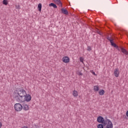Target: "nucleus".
<instances>
[{
	"instance_id": "nucleus-23",
	"label": "nucleus",
	"mask_w": 128,
	"mask_h": 128,
	"mask_svg": "<svg viewBox=\"0 0 128 128\" xmlns=\"http://www.w3.org/2000/svg\"><path fill=\"white\" fill-rule=\"evenodd\" d=\"M92 74H93V76H96V72L94 71L92 72Z\"/></svg>"
},
{
	"instance_id": "nucleus-25",
	"label": "nucleus",
	"mask_w": 128,
	"mask_h": 128,
	"mask_svg": "<svg viewBox=\"0 0 128 128\" xmlns=\"http://www.w3.org/2000/svg\"><path fill=\"white\" fill-rule=\"evenodd\" d=\"M22 128H28V126H24Z\"/></svg>"
},
{
	"instance_id": "nucleus-19",
	"label": "nucleus",
	"mask_w": 128,
	"mask_h": 128,
	"mask_svg": "<svg viewBox=\"0 0 128 128\" xmlns=\"http://www.w3.org/2000/svg\"><path fill=\"white\" fill-rule=\"evenodd\" d=\"M96 34H100V36H102V32H100L98 30H96Z\"/></svg>"
},
{
	"instance_id": "nucleus-18",
	"label": "nucleus",
	"mask_w": 128,
	"mask_h": 128,
	"mask_svg": "<svg viewBox=\"0 0 128 128\" xmlns=\"http://www.w3.org/2000/svg\"><path fill=\"white\" fill-rule=\"evenodd\" d=\"M2 4H4V6H8V0H3Z\"/></svg>"
},
{
	"instance_id": "nucleus-10",
	"label": "nucleus",
	"mask_w": 128,
	"mask_h": 128,
	"mask_svg": "<svg viewBox=\"0 0 128 128\" xmlns=\"http://www.w3.org/2000/svg\"><path fill=\"white\" fill-rule=\"evenodd\" d=\"M61 12L62 14H66V16L68 15V11L64 8H62L61 9Z\"/></svg>"
},
{
	"instance_id": "nucleus-8",
	"label": "nucleus",
	"mask_w": 128,
	"mask_h": 128,
	"mask_svg": "<svg viewBox=\"0 0 128 128\" xmlns=\"http://www.w3.org/2000/svg\"><path fill=\"white\" fill-rule=\"evenodd\" d=\"M114 74L116 78H118V76H120V70L118 68H115Z\"/></svg>"
},
{
	"instance_id": "nucleus-22",
	"label": "nucleus",
	"mask_w": 128,
	"mask_h": 128,
	"mask_svg": "<svg viewBox=\"0 0 128 128\" xmlns=\"http://www.w3.org/2000/svg\"><path fill=\"white\" fill-rule=\"evenodd\" d=\"M16 8H17V10H20V5H16Z\"/></svg>"
},
{
	"instance_id": "nucleus-2",
	"label": "nucleus",
	"mask_w": 128,
	"mask_h": 128,
	"mask_svg": "<svg viewBox=\"0 0 128 128\" xmlns=\"http://www.w3.org/2000/svg\"><path fill=\"white\" fill-rule=\"evenodd\" d=\"M108 120L107 116H106L104 119L102 116H98L97 118V122H98V124H107Z\"/></svg>"
},
{
	"instance_id": "nucleus-11",
	"label": "nucleus",
	"mask_w": 128,
	"mask_h": 128,
	"mask_svg": "<svg viewBox=\"0 0 128 128\" xmlns=\"http://www.w3.org/2000/svg\"><path fill=\"white\" fill-rule=\"evenodd\" d=\"M107 123H101L99 124L97 126V128H104L106 126Z\"/></svg>"
},
{
	"instance_id": "nucleus-6",
	"label": "nucleus",
	"mask_w": 128,
	"mask_h": 128,
	"mask_svg": "<svg viewBox=\"0 0 128 128\" xmlns=\"http://www.w3.org/2000/svg\"><path fill=\"white\" fill-rule=\"evenodd\" d=\"M107 120V124L105 126L104 128H113L114 124H112V121L110 119Z\"/></svg>"
},
{
	"instance_id": "nucleus-13",
	"label": "nucleus",
	"mask_w": 128,
	"mask_h": 128,
	"mask_svg": "<svg viewBox=\"0 0 128 128\" xmlns=\"http://www.w3.org/2000/svg\"><path fill=\"white\" fill-rule=\"evenodd\" d=\"M94 90L95 92H98L100 90V86H98V85L94 86Z\"/></svg>"
},
{
	"instance_id": "nucleus-21",
	"label": "nucleus",
	"mask_w": 128,
	"mask_h": 128,
	"mask_svg": "<svg viewBox=\"0 0 128 128\" xmlns=\"http://www.w3.org/2000/svg\"><path fill=\"white\" fill-rule=\"evenodd\" d=\"M87 50H88V52H90V50H92V47H90V46H88Z\"/></svg>"
},
{
	"instance_id": "nucleus-26",
	"label": "nucleus",
	"mask_w": 128,
	"mask_h": 128,
	"mask_svg": "<svg viewBox=\"0 0 128 128\" xmlns=\"http://www.w3.org/2000/svg\"><path fill=\"white\" fill-rule=\"evenodd\" d=\"M2 124L0 122V128H2Z\"/></svg>"
},
{
	"instance_id": "nucleus-24",
	"label": "nucleus",
	"mask_w": 128,
	"mask_h": 128,
	"mask_svg": "<svg viewBox=\"0 0 128 128\" xmlns=\"http://www.w3.org/2000/svg\"><path fill=\"white\" fill-rule=\"evenodd\" d=\"M78 76H82V73L80 72L78 74Z\"/></svg>"
},
{
	"instance_id": "nucleus-17",
	"label": "nucleus",
	"mask_w": 128,
	"mask_h": 128,
	"mask_svg": "<svg viewBox=\"0 0 128 128\" xmlns=\"http://www.w3.org/2000/svg\"><path fill=\"white\" fill-rule=\"evenodd\" d=\"M73 96L75 98H76V96H78V91L74 90L73 91Z\"/></svg>"
},
{
	"instance_id": "nucleus-7",
	"label": "nucleus",
	"mask_w": 128,
	"mask_h": 128,
	"mask_svg": "<svg viewBox=\"0 0 128 128\" xmlns=\"http://www.w3.org/2000/svg\"><path fill=\"white\" fill-rule=\"evenodd\" d=\"M62 60L64 64H68L70 62V58L68 56L63 57Z\"/></svg>"
},
{
	"instance_id": "nucleus-12",
	"label": "nucleus",
	"mask_w": 128,
	"mask_h": 128,
	"mask_svg": "<svg viewBox=\"0 0 128 128\" xmlns=\"http://www.w3.org/2000/svg\"><path fill=\"white\" fill-rule=\"evenodd\" d=\"M53 1L54 2H56V4H57L60 6H62V3L60 0H53Z\"/></svg>"
},
{
	"instance_id": "nucleus-3",
	"label": "nucleus",
	"mask_w": 128,
	"mask_h": 128,
	"mask_svg": "<svg viewBox=\"0 0 128 128\" xmlns=\"http://www.w3.org/2000/svg\"><path fill=\"white\" fill-rule=\"evenodd\" d=\"M106 38L108 40L110 43V45L112 46H113V48H116V50H118V46L116 45V43H114V40L110 38V36H106Z\"/></svg>"
},
{
	"instance_id": "nucleus-28",
	"label": "nucleus",
	"mask_w": 128,
	"mask_h": 128,
	"mask_svg": "<svg viewBox=\"0 0 128 128\" xmlns=\"http://www.w3.org/2000/svg\"><path fill=\"white\" fill-rule=\"evenodd\" d=\"M126 118V116H125V118Z\"/></svg>"
},
{
	"instance_id": "nucleus-15",
	"label": "nucleus",
	"mask_w": 128,
	"mask_h": 128,
	"mask_svg": "<svg viewBox=\"0 0 128 128\" xmlns=\"http://www.w3.org/2000/svg\"><path fill=\"white\" fill-rule=\"evenodd\" d=\"M49 6H52L54 8H58V6L54 3H50L49 4Z\"/></svg>"
},
{
	"instance_id": "nucleus-27",
	"label": "nucleus",
	"mask_w": 128,
	"mask_h": 128,
	"mask_svg": "<svg viewBox=\"0 0 128 128\" xmlns=\"http://www.w3.org/2000/svg\"><path fill=\"white\" fill-rule=\"evenodd\" d=\"M120 32H124V30H122H122H120Z\"/></svg>"
},
{
	"instance_id": "nucleus-14",
	"label": "nucleus",
	"mask_w": 128,
	"mask_h": 128,
	"mask_svg": "<svg viewBox=\"0 0 128 128\" xmlns=\"http://www.w3.org/2000/svg\"><path fill=\"white\" fill-rule=\"evenodd\" d=\"M105 91L104 90H98V94L100 96H104V94Z\"/></svg>"
},
{
	"instance_id": "nucleus-1",
	"label": "nucleus",
	"mask_w": 128,
	"mask_h": 128,
	"mask_svg": "<svg viewBox=\"0 0 128 128\" xmlns=\"http://www.w3.org/2000/svg\"><path fill=\"white\" fill-rule=\"evenodd\" d=\"M13 98L18 102H30L32 100V96L27 94L22 88H16L13 93Z\"/></svg>"
},
{
	"instance_id": "nucleus-5",
	"label": "nucleus",
	"mask_w": 128,
	"mask_h": 128,
	"mask_svg": "<svg viewBox=\"0 0 128 128\" xmlns=\"http://www.w3.org/2000/svg\"><path fill=\"white\" fill-rule=\"evenodd\" d=\"M118 49H116L118 50V52H122V54H126V58H128L127 56H128V50H126V48H124L123 47H119L118 46Z\"/></svg>"
},
{
	"instance_id": "nucleus-9",
	"label": "nucleus",
	"mask_w": 128,
	"mask_h": 128,
	"mask_svg": "<svg viewBox=\"0 0 128 128\" xmlns=\"http://www.w3.org/2000/svg\"><path fill=\"white\" fill-rule=\"evenodd\" d=\"M22 108L24 110L26 111V110H30V108L28 107V105L27 104H22Z\"/></svg>"
},
{
	"instance_id": "nucleus-4",
	"label": "nucleus",
	"mask_w": 128,
	"mask_h": 128,
	"mask_svg": "<svg viewBox=\"0 0 128 128\" xmlns=\"http://www.w3.org/2000/svg\"><path fill=\"white\" fill-rule=\"evenodd\" d=\"M14 108L16 112H21L22 110V105L20 103H16L14 104Z\"/></svg>"
},
{
	"instance_id": "nucleus-16",
	"label": "nucleus",
	"mask_w": 128,
	"mask_h": 128,
	"mask_svg": "<svg viewBox=\"0 0 128 128\" xmlns=\"http://www.w3.org/2000/svg\"><path fill=\"white\" fill-rule=\"evenodd\" d=\"M42 5L41 3H40L38 6V10L40 12H42Z\"/></svg>"
},
{
	"instance_id": "nucleus-20",
	"label": "nucleus",
	"mask_w": 128,
	"mask_h": 128,
	"mask_svg": "<svg viewBox=\"0 0 128 128\" xmlns=\"http://www.w3.org/2000/svg\"><path fill=\"white\" fill-rule=\"evenodd\" d=\"M84 57H82V56L80 57V62H82V64H84Z\"/></svg>"
}]
</instances>
